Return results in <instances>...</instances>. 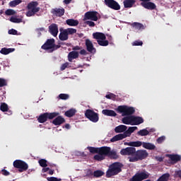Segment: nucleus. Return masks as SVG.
Wrapping results in <instances>:
<instances>
[{
	"mask_svg": "<svg viewBox=\"0 0 181 181\" xmlns=\"http://www.w3.org/2000/svg\"><path fill=\"white\" fill-rule=\"evenodd\" d=\"M123 166L124 165L119 162L112 163L106 172V177H112V176H117V175L122 172Z\"/></svg>",
	"mask_w": 181,
	"mask_h": 181,
	"instance_id": "nucleus-1",
	"label": "nucleus"
},
{
	"mask_svg": "<svg viewBox=\"0 0 181 181\" xmlns=\"http://www.w3.org/2000/svg\"><path fill=\"white\" fill-rule=\"evenodd\" d=\"M88 149L90 153H98L99 155H101L102 156H108V154L110 153V151L111 149V147L108 146H102V147H88Z\"/></svg>",
	"mask_w": 181,
	"mask_h": 181,
	"instance_id": "nucleus-2",
	"label": "nucleus"
},
{
	"mask_svg": "<svg viewBox=\"0 0 181 181\" xmlns=\"http://www.w3.org/2000/svg\"><path fill=\"white\" fill-rule=\"evenodd\" d=\"M61 46L55 44V40L54 38L47 39L43 45H42L41 49L43 50H50V52H54V50H57V49H60Z\"/></svg>",
	"mask_w": 181,
	"mask_h": 181,
	"instance_id": "nucleus-3",
	"label": "nucleus"
},
{
	"mask_svg": "<svg viewBox=\"0 0 181 181\" xmlns=\"http://www.w3.org/2000/svg\"><path fill=\"white\" fill-rule=\"evenodd\" d=\"M39 3L37 1H31L27 6V9L28 11L26 12V16L30 18V16H35L39 11H40V7H37Z\"/></svg>",
	"mask_w": 181,
	"mask_h": 181,
	"instance_id": "nucleus-4",
	"label": "nucleus"
},
{
	"mask_svg": "<svg viewBox=\"0 0 181 181\" xmlns=\"http://www.w3.org/2000/svg\"><path fill=\"white\" fill-rule=\"evenodd\" d=\"M57 115H60V113L57 112L51 113L45 112L40 115V116L37 118V121L38 122H40V124H45V122H46L47 119H54V118H56Z\"/></svg>",
	"mask_w": 181,
	"mask_h": 181,
	"instance_id": "nucleus-5",
	"label": "nucleus"
},
{
	"mask_svg": "<svg viewBox=\"0 0 181 181\" xmlns=\"http://www.w3.org/2000/svg\"><path fill=\"white\" fill-rule=\"evenodd\" d=\"M13 165L16 169H18L19 173H22V172H26L28 169H29V165L26 163V162L22 160H16L13 163Z\"/></svg>",
	"mask_w": 181,
	"mask_h": 181,
	"instance_id": "nucleus-6",
	"label": "nucleus"
},
{
	"mask_svg": "<svg viewBox=\"0 0 181 181\" xmlns=\"http://www.w3.org/2000/svg\"><path fill=\"white\" fill-rule=\"evenodd\" d=\"M118 112L122 114V117H125L127 115H132L135 112V109L132 107H128L126 105H120L117 107Z\"/></svg>",
	"mask_w": 181,
	"mask_h": 181,
	"instance_id": "nucleus-7",
	"label": "nucleus"
},
{
	"mask_svg": "<svg viewBox=\"0 0 181 181\" xmlns=\"http://www.w3.org/2000/svg\"><path fill=\"white\" fill-rule=\"evenodd\" d=\"M85 117L88 118L91 122H98L100 117H98V113L94 112V110L88 109L85 112Z\"/></svg>",
	"mask_w": 181,
	"mask_h": 181,
	"instance_id": "nucleus-8",
	"label": "nucleus"
},
{
	"mask_svg": "<svg viewBox=\"0 0 181 181\" xmlns=\"http://www.w3.org/2000/svg\"><path fill=\"white\" fill-rule=\"evenodd\" d=\"M149 177V174L146 172L136 173L132 178L130 181H142Z\"/></svg>",
	"mask_w": 181,
	"mask_h": 181,
	"instance_id": "nucleus-9",
	"label": "nucleus"
},
{
	"mask_svg": "<svg viewBox=\"0 0 181 181\" xmlns=\"http://www.w3.org/2000/svg\"><path fill=\"white\" fill-rule=\"evenodd\" d=\"M98 12L97 11H88L85 13L84 20L85 21H93L94 22H97L98 21Z\"/></svg>",
	"mask_w": 181,
	"mask_h": 181,
	"instance_id": "nucleus-10",
	"label": "nucleus"
},
{
	"mask_svg": "<svg viewBox=\"0 0 181 181\" xmlns=\"http://www.w3.org/2000/svg\"><path fill=\"white\" fill-rule=\"evenodd\" d=\"M105 4L106 6H108L110 9H114V11H119L121 9V6L115 0H105Z\"/></svg>",
	"mask_w": 181,
	"mask_h": 181,
	"instance_id": "nucleus-11",
	"label": "nucleus"
},
{
	"mask_svg": "<svg viewBox=\"0 0 181 181\" xmlns=\"http://www.w3.org/2000/svg\"><path fill=\"white\" fill-rule=\"evenodd\" d=\"M136 151V148H135V147H127L120 151V154L123 156H135Z\"/></svg>",
	"mask_w": 181,
	"mask_h": 181,
	"instance_id": "nucleus-12",
	"label": "nucleus"
},
{
	"mask_svg": "<svg viewBox=\"0 0 181 181\" xmlns=\"http://www.w3.org/2000/svg\"><path fill=\"white\" fill-rule=\"evenodd\" d=\"M148 155L149 154L146 150H138L134 153V156H136L139 160H144V159H146Z\"/></svg>",
	"mask_w": 181,
	"mask_h": 181,
	"instance_id": "nucleus-13",
	"label": "nucleus"
},
{
	"mask_svg": "<svg viewBox=\"0 0 181 181\" xmlns=\"http://www.w3.org/2000/svg\"><path fill=\"white\" fill-rule=\"evenodd\" d=\"M140 5L143 6V8H145V9H148L149 11L156 9V5L151 1L141 2Z\"/></svg>",
	"mask_w": 181,
	"mask_h": 181,
	"instance_id": "nucleus-14",
	"label": "nucleus"
},
{
	"mask_svg": "<svg viewBox=\"0 0 181 181\" xmlns=\"http://www.w3.org/2000/svg\"><path fill=\"white\" fill-rule=\"evenodd\" d=\"M85 45L86 46V50L89 52V53H95V48L94 47V45H93V42H91V40L86 39Z\"/></svg>",
	"mask_w": 181,
	"mask_h": 181,
	"instance_id": "nucleus-15",
	"label": "nucleus"
},
{
	"mask_svg": "<svg viewBox=\"0 0 181 181\" xmlns=\"http://www.w3.org/2000/svg\"><path fill=\"white\" fill-rule=\"evenodd\" d=\"M49 32L54 36V37H56L57 36V34L59 33V28L57 27V24L52 23L49 26Z\"/></svg>",
	"mask_w": 181,
	"mask_h": 181,
	"instance_id": "nucleus-16",
	"label": "nucleus"
},
{
	"mask_svg": "<svg viewBox=\"0 0 181 181\" xmlns=\"http://www.w3.org/2000/svg\"><path fill=\"white\" fill-rule=\"evenodd\" d=\"M66 11L64 10V8H52L51 10V13H52V15H55V16H58L59 18H62V16H63V15H64V12Z\"/></svg>",
	"mask_w": 181,
	"mask_h": 181,
	"instance_id": "nucleus-17",
	"label": "nucleus"
},
{
	"mask_svg": "<svg viewBox=\"0 0 181 181\" xmlns=\"http://www.w3.org/2000/svg\"><path fill=\"white\" fill-rule=\"evenodd\" d=\"M66 122V119H64L62 116L57 115L53 120H52V124L54 125H62V124H64Z\"/></svg>",
	"mask_w": 181,
	"mask_h": 181,
	"instance_id": "nucleus-18",
	"label": "nucleus"
},
{
	"mask_svg": "<svg viewBox=\"0 0 181 181\" xmlns=\"http://www.w3.org/2000/svg\"><path fill=\"white\" fill-rule=\"evenodd\" d=\"M141 124H144V118H142V117L133 115L132 125H141Z\"/></svg>",
	"mask_w": 181,
	"mask_h": 181,
	"instance_id": "nucleus-19",
	"label": "nucleus"
},
{
	"mask_svg": "<svg viewBox=\"0 0 181 181\" xmlns=\"http://www.w3.org/2000/svg\"><path fill=\"white\" fill-rule=\"evenodd\" d=\"M93 39H96V40H105L107 39V37L105 36V33H94L93 34Z\"/></svg>",
	"mask_w": 181,
	"mask_h": 181,
	"instance_id": "nucleus-20",
	"label": "nucleus"
},
{
	"mask_svg": "<svg viewBox=\"0 0 181 181\" xmlns=\"http://www.w3.org/2000/svg\"><path fill=\"white\" fill-rule=\"evenodd\" d=\"M78 52L76 51H71L68 54V60L69 62H73L74 59H78Z\"/></svg>",
	"mask_w": 181,
	"mask_h": 181,
	"instance_id": "nucleus-21",
	"label": "nucleus"
},
{
	"mask_svg": "<svg viewBox=\"0 0 181 181\" xmlns=\"http://www.w3.org/2000/svg\"><path fill=\"white\" fill-rule=\"evenodd\" d=\"M132 28H134L136 30H144L145 29V25L141 23L134 22L131 24Z\"/></svg>",
	"mask_w": 181,
	"mask_h": 181,
	"instance_id": "nucleus-22",
	"label": "nucleus"
},
{
	"mask_svg": "<svg viewBox=\"0 0 181 181\" xmlns=\"http://www.w3.org/2000/svg\"><path fill=\"white\" fill-rule=\"evenodd\" d=\"M124 138H127V136H125V134L124 133L119 134H117L116 136H113L110 139V142H117V141H122V139H124Z\"/></svg>",
	"mask_w": 181,
	"mask_h": 181,
	"instance_id": "nucleus-23",
	"label": "nucleus"
},
{
	"mask_svg": "<svg viewBox=\"0 0 181 181\" xmlns=\"http://www.w3.org/2000/svg\"><path fill=\"white\" fill-rule=\"evenodd\" d=\"M102 114H103V115H107V117H117V113L112 110H103Z\"/></svg>",
	"mask_w": 181,
	"mask_h": 181,
	"instance_id": "nucleus-24",
	"label": "nucleus"
},
{
	"mask_svg": "<svg viewBox=\"0 0 181 181\" xmlns=\"http://www.w3.org/2000/svg\"><path fill=\"white\" fill-rule=\"evenodd\" d=\"M142 146L145 149H148L149 151H153V150L156 149V146H155L152 143L143 142Z\"/></svg>",
	"mask_w": 181,
	"mask_h": 181,
	"instance_id": "nucleus-25",
	"label": "nucleus"
},
{
	"mask_svg": "<svg viewBox=\"0 0 181 181\" xmlns=\"http://www.w3.org/2000/svg\"><path fill=\"white\" fill-rule=\"evenodd\" d=\"M136 1L135 0H124L123 4L124 8H132L135 5Z\"/></svg>",
	"mask_w": 181,
	"mask_h": 181,
	"instance_id": "nucleus-26",
	"label": "nucleus"
},
{
	"mask_svg": "<svg viewBox=\"0 0 181 181\" xmlns=\"http://www.w3.org/2000/svg\"><path fill=\"white\" fill-rule=\"evenodd\" d=\"M60 34L59 35V40L64 41V40H69V35L65 30H63L62 31V29H60Z\"/></svg>",
	"mask_w": 181,
	"mask_h": 181,
	"instance_id": "nucleus-27",
	"label": "nucleus"
},
{
	"mask_svg": "<svg viewBox=\"0 0 181 181\" xmlns=\"http://www.w3.org/2000/svg\"><path fill=\"white\" fill-rule=\"evenodd\" d=\"M127 128L128 127L126 125L121 124V125H119L115 127V132H116V134H119L121 132H125V131H127Z\"/></svg>",
	"mask_w": 181,
	"mask_h": 181,
	"instance_id": "nucleus-28",
	"label": "nucleus"
},
{
	"mask_svg": "<svg viewBox=\"0 0 181 181\" xmlns=\"http://www.w3.org/2000/svg\"><path fill=\"white\" fill-rule=\"evenodd\" d=\"M132 118L133 115L124 117L122 118V123L125 124V125H132Z\"/></svg>",
	"mask_w": 181,
	"mask_h": 181,
	"instance_id": "nucleus-29",
	"label": "nucleus"
},
{
	"mask_svg": "<svg viewBox=\"0 0 181 181\" xmlns=\"http://www.w3.org/2000/svg\"><path fill=\"white\" fill-rule=\"evenodd\" d=\"M136 129H138L137 127H130L123 134H124V136H126L127 138V136H131V134L136 131Z\"/></svg>",
	"mask_w": 181,
	"mask_h": 181,
	"instance_id": "nucleus-30",
	"label": "nucleus"
},
{
	"mask_svg": "<svg viewBox=\"0 0 181 181\" xmlns=\"http://www.w3.org/2000/svg\"><path fill=\"white\" fill-rule=\"evenodd\" d=\"M76 112H77V110L72 108L65 112L64 115L68 118H71V117H74L76 115Z\"/></svg>",
	"mask_w": 181,
	"mask_h": 181,
	"instance_id": "nucleus-31",
	"label": "nucleus"
},
{
	"mask_svg": "<svg viewBox=\"0 0 181 181\" xmlns=\"http://www.w3.org/2000/svg\"><path fill=\"white\" fill-rule=\"evenodd\" d=\"M15 51V48H6V47H4L1 48V49L0 50V53L1 54H9V53H13V52Z\"/></svg>",
	"mask_w": 181,
	"mask_h": 181,
	"instance_id": "nucleus-32",
	"label": "nucleus"
},
{
	"mask_svg": "<svg viewBox=\"0 0 181 181\" xmlns=\"http://www.w3.org/2000/svg\"><path fill=\"white\" fill-rule=\"evenodd\" d=\"M107 156L110 159H118V158H119V156H118V153H117V151L115 150L111 151V148L110 150V152H109Z\"/></svg>",
	"mask_w": 181,
	"mask_h": 181,
	"instance_id": "nucleus-33",
	"label": "nucleus"
},
{
	"mask_svg": "<svg viewBox=\"0 0 181 181\" xmlns=\"http://www.w3.org/2000/svg\"><path fill=\"white\" fill-rule=\"evenodd\" d=\"M143 143L144 142L139 141H130V142H129L127 144V146H132V148H134V147L138 148L139 146H142Z\"/></svg>",
	"mask_w": 181,
	"mask_h": 181,
	"instance_id": "nucleus-34",
	"label": "nucleus"
},
{
	"mask_svg": "<svg viewBox=\"0 0 181 181\" xmlns=\"http://www.w3.org/2000/svg\"><path fill=\"white\" fill-rule=\"evenodd\" d=\"M66 25L69 26H77L78 25V21L73 18H70L66 21Z\"/></svg>",
	"mask_w": 181,
	"mask_h": 181,
	"instance_id": "nucleus-35",
	"label": "nucleus"
},
{
	"mask_svg": "<svg viewBox=\"0 0 181 181\" xmlns=\"http://www.w3.org/2000/svg\"><path fill=\"white\" fill-rule=\"evenodd\" d=\"M169 158L173 162H180L181 160V156L177 154L170 155Z\"/></svg>",
	"mask_w": 181,
	"mask_h": 181,
	"instance_id": "nucleus-36",
	"label": "nucleus"
},
{
	"mask_svg": "<svg viewBox=\"0 0 181 181\" xmlns=\"http://www.w3.org/2000/svg\"><path fill=\"white\" fill-rule=\"evenodd\" d=\"M137 135H139V136H146V135H149V131L146 129H141L137 132Z\"/></svg>",
	"mask_w": 181,
	"mask_h": 181,
	"instance_id": "nucleus-37",
	"label": "nucleus"
},
{
	"mask_svg": "<svg viewBox=\"0 0 181 181\" xmlns=\"http://www.w3.org/2000/svg\"><path fill=\"white\" fill-rule=\"evenodd\" d=\"M19 4H22V0H13L10 1L9 5L11 8H15V6H18Z\"/></svg>",
	"mask_w": 181,
	"mask_h": 181,
	"instance_id": "nucleus-38",
	"label": "nucleus"
},
{
	"mask_svg": "<svg viewBox=\"0 0 181 181\" xmlns=\"http://www.w3.org/2000/svg\"><path fill=\"white\" fill-rule=\"evenodd\" d=\"M0 110L2 111V112H7L8 110H9L8 104L5 103H1L0 105Z\"/></svg>",
	"mask_w": 181,
	"mask_h": 181,
	"instance_id": "nucleus-39",
	"label": "nucleus"
},
{
	"mask_svg": "<svg viewBox=\"0 0 181 181\" xmlns=\"http://www.w3.org/2000/svg\"><path fill=\"white\" fill-rule=\"evenodd\" d=\"M93 159L95 160H98V162H101V160H104V159H105V156H102V154H96L93 156Z\"/></svg>",
	"mask_w": 181,
	"mask_h": 181,
	"instance_id": "nucleus-40",
	"label": "nucleus"
},
{
	"mask_svg": "<svg viewBox=\"0 0 181 181\" xmlns=\"http://www.w3.org/2000/svg\"><path fill=\"white\" fill-rule=\"evenodd\" d=\"M65 32L67 33L68 36L69 35H74L76 33H77V30L74 29V28H67V29H64Z\"/></svg>",
	"mask_w": 181,
	"mask_h": 181,
	"instance_id": "nucleus-41",
	"label": "nucleus"
},
{
	"mask_svg": "<svg viewBox=\"0 0 181 181\" xmlns=\"http://www.w3.org/2000/svg\"><path fill=\"white\" fill-rule=\"evenodd\" d=\"M97 42L99 46H108L110 43L108 40H97Z\"/></svg>",
	"mask_w": 181,
	"mask_h": 181,
	"instance_id": "nucleus-42",
	"label": "nucleus"
},
{
	"mask_svg": "<svg viewBox=\"0 0 181 181\" xmlns=\"http://www.w3.org/2000/svg\"><path fill=\"white\" fill-rule=\"evenodd\" d=\"M38 163L41 168H47V161L46 159H40L38 161Z\"/></svg>",
	"mask_w": 181,
	"mask_h": 181,
	"instance_id": "nucleus-43",
	"label": "nucleus"
},
{
	"mask_svg": "<svg viewBox=\"0 0 181 181\" xmlns=\"http://www.w3.org/2000/svg\"><path fill=\"white\" fill-rule=\"evenodd\" d=\"M58 98H59V100H69V98H70V95L66 93H60Z\"/></svg>",
	"mask_w": 181,
	"mask_h": 181,
	"instance_id": "nucleus-44",
	"label": "nucleus"
},
{
	"mask_svg": "<svg viewBox=\"0 0 181 181\" xmlns=\"http://www.w3.org/2000/svg\"><path fill=\"white\" fill-rule=\"evenodd\" d=\"M10 22H12L13 23H21L22 22V18H18L16 17H11Z\"/></svg>",
	"mask_w": 181,
	"mask_h": 181,
	"instance_id": "nucleus-45",
	"label": "nucleus"
},
{
	"mask_svg": "<svg viewBox=\"0 0 181 181\" xmlns=\"http://www.w3.org/2000/svg\"><path fill=\"white\" fill-rule=\"evenodd\" d=\"M104 175V172L102 170H95L93 172V176L95 177H101Z\"/></svg>",
	"mask_w": 181,
	"mask_h": 181,
	"instance_id": "nucleus-46",
	"label": "nucleus"
},
{
	"mask_svg": "<svg viewBox=\"0 0 181 181\" xmlns=\"http://www.w3.org/2000/svg\"><path fill=\"white\" fill-rule=\"evenodd\" d=\"M105 98H107V100H112L113 101H115V98H117V95L114 93H109L105 95Z\"/></svg>",
	"mask_w": 181,
	"mask_h": 181,
	"instance_id": "nucleus-47",
	"label": "nucleus"
},
{
	"mask_svg": "<svg viewBox=\"0 0 181 181\" xmlns=\"http://www.w3.org/2000/svg\"><path fill=\"white\" fill-rule=\"evenodd\" d=\"M6 15L8 16H11V15H15L16 13V11H15L13 9H7L5 12Z\"/></svg>",
	"mask_w": 181,
	"mask_h": 181,
	"instance_id": "nucleus-48",
	"label": "nucleus"
},
{
	"mask_svg": "<svg viewBox=\"0 0 181 181\" xmlns=\"http://www.w3.org/2000/svg\"><path fill=\"white\" fill-rule=\"evenodd\" d=\"M144 42L141 40H136L132 42V46H142Z\"/></svg>",
	"mask_w": 181,
	"mask_h": 181,
	"instance_id": "nucleus-49",
	"label": "nucleus"
},
{
	"mask_svg": "<svg viewBox=\"0 0 181 181\" xmlns=\"http://www.w3.org/2000/svg\"><path fill=\"white\" fill-rule=\"evenodd\" d=\"M6 80L4 78H0V87H5V86H7Z\"/></svg>",
	"mask_w": 181,
	"mask_h": 181,
	"instance_id": "nucleus-50",
	"label": "nucleus"
},
{
	"mask_svg": "<svg viewBox=\"0 0 181 181\" xmlns=\"http://www.w3.org/2000/svg\"><path fill=\"white\" fill-rule=\"evenodd\" d=\"M48 181H62V179L57 178L56 177H49L47 178Z\"/></svg>",
	"mask_w": 181,
	"mask_h": 181,
	"instance_id": "nucleus-51",
	"label": "nucleus"
},
{
	"mask_svg": "<svg viewBox=\"0 0 181 181\" xmlns=\"http://www.w3.org/2000/svg\"><path fill=\"white\" fill-rule=\"evenodd\" d=\"M165 139H166V137L165 136H162L160 137H158L156 141L158 144H162L163 142V141H165Z\"/></svg>",
	"mask_w": 181,
	"mask_h": 181,
	"instance_id": "nucleus-52",
	"label": "nucleus"
},
{
	"mask_svg": "<svg viewBox=\"0 0 181 181\" xmlns=\"http://www.w3.org/2000/svg\"><path fill=\"white\" fill-rule=\"evenodd\" d=\"M8 35H18V30L12 28L8 30Z\"/></svg>",
	"mask_w": 181,
	"mask_h": 181,
	"instance_id": "nucleus-53",
	"label": "nucleus"
},
{
	"mask_svg": "<svg viewBox=\"0 0 181 181\" xmlns=\"http://www.w3.org/2000/svg\"><path fill=\"white\" fill-rule=\"evenodd\" d=\"M69 67V62H66L64 64H63L61 66V70L62 71H63V70H66V69H67Z\"/></svg>",
	"mask_w": 181,
	"mask_h": 181,
	"instance_id": "nucleus-54",
	"label": "nucleus"
},
{
	"mask_svg": "<svg viewBox=\"0 0 181 181\" xmlns=\"http://www.w3.org/2000/svg\"><path fill=\"white\" fill-rule=\"evenodd\" d=\"M129 162H138V160H139L138 159L136 156H135L134 157L129 158Z\"/></svg>",
	"mask_w": 181,
	"mask_h": 181,
	"instance_id": "nucleus-55",
	"label": "nucleus"
},
{
	"mask_svg": "<svg viewBox=\"0 0 181 181\" xmlns=\"http://www.w3.org/2000/svg\"><path fill=\"white\" fill-rule=\"evenodd\" d=\"M86 25H88V26H90V28H94V26H95V23H94L93 21H86Z\"/></svg>",
	"mask_w": 181,
	"mask_h": 181,
	"instance_id": "nucleus-56",
	"label": "nucleus"
},
{
	"mask_svg": "<svg viewBox=\"0 0 181 181\" xmlns=\"http://www.w3.org/2000/svg\"><path fill=\"white\" fill-rule=\"evenodd\" d=\"M1 173H2V175H4V176H9V175H11V173H10L8 170H5V169H4V170H1Z\"/></svg>",
	"mask_w": 181,
	"mask_h": 181,
	"instance_id": "nucleus-57",
	"label": "nucleus"
},
{
	"mask_svg": "<svg viewBox=\"0 0 181 181\" xmlns=\"http://www.w3.org/2000/svg\"><path fill=\"white\" fill-rule=\"evenodd\" d=\"M35 30L37 32L38 35H42L40 32H45V28H37Z\"/></svg>",
	"mask_w": 181,
	"mask_h": 181,
	"instance_id": "nucleus-58",
	"label": "nucleus"
},
{
	"mask_svg": "<svg viewBox=\"0 0 181 181\" xmlns=\"http://www.w3.org/2000/svg\"><path fill=\"white\" fill-rule=\"evenodd\" d=\"M79 53L82 56H87V54H88V53L87 52V51L86 49H81Z\"/></svg>",
	"mask_w": 181,
	"mask_h": 181,
	"instance_id": "nucleus-59",
	"label": "nucleus"
},
{
	"mask_svg": "<svg viewBox=\"0 0 181 181\" xmlns=\"http://www.w3.org/2000/svg\"><path fill=\"white\" fill-rule=\"evenodd\" d=\"M156 160H158V162H163V157L156 156Z\"/></svg>",
	"mask_w": 181,
	"mask_h": 181,
	"instance_id": "nucleus-60",
	"label": "nucleus"
},
{
	"mask_svg": "<svg viewBox=\"0 0 181 181\" xmlns=\"http://www.w3.org/2000/svg\"><path fill=\"white\" fill-rule=\"evenodd\" d=\"M48 170H50L49 168L43 167L42 168L43 173H46V172H48Z\"/></svg>",
	"mask_w": 181,
	"mask_h": 181,
	"instance_id": "nucleus-61",
	"label": "nucleus"
},
{
	"mask_svg": "<svg viewBox=\"0 0 181 181\" xmlns=\"http://www.w3.org/2000/svg\"><path fill=\"white\" fill-rule=\"evenodd\" d=\"M81 47H78V46H75L72 48V50H74V52H76V50H81Z\"/></svg>",
	"mask_w": 181,
	"mask_h": 181,
	"instance_id": "nucleus-62",
	"label": "nucleus"
},
{
	"mask_svg": "<svg viewBox=\"0 0 181 181\" xmlns=\"http://www.w3.org/2000/svg\"><path fill=\"white\" fill-rule=\"evenodd\" d=\"M73 0H64V4H65V5H69V4H70Z\"/></svg>",
	"mask_w": 181,
	"mask_h": 181,
	"instance_id": "nucleus-63",
	"label": "nucleus"
},
{
	"mask_svg": "<svg viewBox=\"0 0 181 181\" xmlns=\"http://www.w3.org/2000/svg\"><path fill=\"white\" fill-rule=\"evenodd\" d=\"M176 175L178 177H181V170L177 171Z\"/></svg>",
	"mask_w": 181,
	"mask_h": 181,
	"instance_id": "nucleus-64",
	"label": "nucleus"
}]
</instances>
